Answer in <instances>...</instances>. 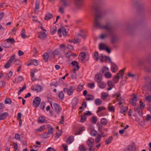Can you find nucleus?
I'll return each instance as SVG.
<instances>
[{
  "label": "nucleus",
  "instance_id": "1",
  "mask_svg": "<svg viewBox=\"0 0 151 151\" xmlns=\"http://www.w3.org/2000/svg\"><path fill=\"white\" fill-rule=\"evenodd\" d=\"M104 14L105 13L104 12L96 14L95 18V23L94 24L95 27L99 29L102 28L103 25L101 23L99 19H102Z\"/></svg>",
  "mask_w": 151,
  "mask_h": 151
},
{
  "label": "nucleus",
  "instance_id": "2",
  "mask_svg": "<svg viewBox=\"0 0 151 151\" xmlns=\"http://www.w3.org/2000/svg\"><path fill=\"white\" fill-rule=\"evenodd\" d=\"M110 37L111 38V42L112 43H115L116 40V38L114 31H110V32L107 34H102L100 36V38L102 40H104L105 38Z\"/></svg>",
  "mask_w": 151,
  "mask_h": 151
},
{
  "label": "nucleus",
  "instance_id": "3",
  "mask_svg": "<svg viewBox=\"0 0 151 151\" xmlns=\"http://www.w3.org/2000/svg\"><path fill=\"white\" fill-rule=\"evenodd\" d=\"M124 76V70H121L117 73L116 75L114 76L113 79V81L114 83H116L118 81L121 77H123Z\"/></svg>",
  "mask_w": 151,
  "mask_h": 151
},
{
  "label": "nucleus",
  "instance_id": "4",
  "mask_svg": "<svg viewBox=\"0 0 151 151\" xmlns=\"http://www.w3.org/2000/svg\"><path fill=\"white\" fill-rule=\"evenodd\" d=\"M50 104L52 108L54 109L57 114H59L61 112L62 109L59 105L56 103H54L52 105V103L50 102Z\"/></svg>",
  "mask_w": 151,
  "mask_h": 151
},
{
  "label": "nucleus",
  "instance_id": "5",
  "mask_svg": "<svg viewBox=\"0 0 151 151\" xmlns=\"http://www.w3.org/2000/svg\"><path fill=\"white\" fill-rule=\"evenodd\" d=\"M107 30V32L105 34H108L110 32V31L112 30L113 32L114 31V29L111 27L110 23L109 22L106 23L105 26H103L102 28Z\"/></svg>",
  "mask_w": 151,
  "mask_h": 151
},
{
  "label": "nucleus",
  "instance_id": "6",
  "mask_svg": "<svg viewBox=\"0 0 151 151\" xmlns=\"http://www.w3.org/2000/svg\"><path fill=\"white\" fill-rule=\"evenodd\" d=\"M41 99L39 97H36L35 98L33 103V105L35 108L37 107L39 105L41 102Z\"/></svg>",
  "mask_w": 151,
  "mask_h": 151
},
{
  "label": "nucleus",
  "instance_id": "7",
  "mask_svg": "<svg viewBox=\"0 0 151 151\" xmlns=\"http://www.w3.org/2000/svg\"><path fill=\"white\" fill-rule=\"evenodd\" d=\"M86 54L85 52H82L80 53L79 56V61L82 62L86 59Z\"/></svg>",
  "mask_w": 151,
  "mask_h": 151
},
{
  "label": "nucleus",
  "instance_id": "8",
  "mask_svg": "<svg viewBox=\"0 0 151 151\" xmlns=\"http://www.w3.org/2000/svg\"><path fill=\"white\" fill-rule=\"evenodd\" d=\"M32 90L38 92L41 91L43 90V88L40 86L35 85L33 86Z\"/></svg>",
  "mask_w": 151,
  "mask_h": 151
},
{
  "label": "nucleus",
  "instance_id": "9",
  "mask_svg": "<svg viewBox=\"0 0 151 151\" xmlns=\"http://www.w3.org/2000/svg\"><path fill=\"white\" fill-rule=\"evenodd\" d=\"M102 76L101 73H98L95 76V81L98 83L101 81L102 80Z\"/></svg>",
  "mask_w": 151,
  "mask_h": 151
},
{
  "label": "nucleus",
  "instance_id": "10",
  "mask_svg": "<svg viewBox=\"0 0 151 151\" xmlns=\"http://www.w3.org/2000/svg\"><path fill=\"white\" fill-rule=\"evenodd\" d=\"M37 36L40 39L43 40L46 38L47 35L45 32H40L38 33Z\"/></svg>",
  "mask_w": 151,
  "mask_h": 151
},
{
  "label": "nucleus",
  "instance_id": "11",
  "mask_svg": "<svg viewBox=\"0 0 151 151\" xmlns=\"http://www.w3.org/2000/svg\"><path fill=\"white\" fill-rule=\"evenodd\" d=\"M136 148L133 146L129 145L124 148L122 151H136Z\"/></svg>",
  "mask_w": 151,
  "mask_h": 151
},
{
  "label": "nucleus",
  "instance_id": "12",
  "mask_svg": "<svg viewBox=\"0 0 151 151\" xmlns=\"http://www.w3.org/2000/svg\"><path fill=\"white\" fill-rule=\"evenodd\" d=\"M100 60L102 62H105L107 60H109V62H111V59L109 57L106 56H104L102 55H101Z\"/></svg>",
  "mask_w": 151,
  "mask_h": 151
},
{
  "label": "nucleus",
  "instance_id": "13",
  "mask_svg": "<svg viewBox=\"0 0 151 151\" xmlns=\"http://www.w3.org/2000/svg\"><path fill=\"white\" fill-rule=\"evenodd\" d=\"M60 2L63 6L64 7H67L70 6V4L67 0H60Z\"/></svg>",
  "mask_w": 151,
  "mask_h": 151
},
{
  "label": "nucleus",
  "instance_id": "14",
  "mask_svg": "<svg viewBox=\"0 0 151 151\" xmlns=\"http://www.w3.org/2000/svg\"><path fill=\"white\" fill-rule=\"evenodd\" d=\"M107 86L109 88L107 89L108 90H111L112 88L114 86V84L111 81H109L107 83Z\"/></svg>",
  "mask_w": 151,
  "mask_h": 151
},
{
  "label": "nucleus",
  "instance_id": "15",
  "mask_svg": "<svg viewBox=\"0 0 151 151\" xmlns=\"http://www.w3.org/2000/svg\"><path fill=\"white\" fill-rule=\"evenodd\" d=\"M142 109L139 107H136L134 108V110L137 112H138L140 116H143V114L142 113Z\"/></svg>",
  "mask_w": 151,
  "mask_h": 151
},
{
  "label": "nucleus",
  "instance_id": "16",
  "mask_svg": "<svg viewBox=\"0 0 151 151\" xmlns=\"http://www.w3.org/2000/svg\"><path fill=\"white\" fill-rule=\"evenodd\" d=\"M118 68L117 66L114 63H113L111 65V70L113 73L116 72L118 70Z\"/></svg>",
  "mask_w": 151,
  "mask_h": 151
},
{
  "label": "nucleus",
  "instance_id": "17",
  "mask_svg": "<svg viewBox=\"0 0 151 151\" xmlns=\"http://www.w3.org/2000/svg\"><path fill=\"white\" fill-rule=\"evenodd\" d=\"M94 142V140L92 138H89L87 141V143L88 146L93 145Z\"/></svg>",
  "mask_w": 151,
  "mask_h": 151
},
{
  "label": "nucleus",
  "instance_id": "18",
  "mask_svg": "<svg viewBox=\"0 0 151 151\" xmlns=\"http://www.w3.org/2000/svg\"><path fill=\"white\" fill-rule=\"evenodd\" d=\"M53 17V15L50 13H47L45 16L44 17L45 20H48Z\"/></svg>",
  "mask_w": 151,
  "mask_h": 151
},
{
  "label": "nucleus",
  "instance_id": "19",
  "mask_svg": "<svg viewBox=\"0 0 151 151\" xmlns=\"http://www.w3.org/2000/svg\"><path fill=\"white\" fill-rule=\"evenodd\" d=\"M74 139V137L73 136H70L67 139L66 143L68 144L71 143L73 141Z\"/></svg>",
  "mask_w": 151,
  "mask_h": 151
},
{
  "label": "nucleus",
  "instance_id": "20",
  "mask_svg": "<svg viewBox=\"0 0 151 151\" xmlns=\"http://www.w3.org/2000/svg\"><path fill=\"white\" fill-rule=\"evenodd\" d=\"M37 70L36 69H34L31 70V76L32 77V79L33 81H34L35 80V79L34 78V76L35 73L37 72Z\"/></svg>",
  "mask_w": 151,
  "mask_h": 151
},
{
  "label": "nucleus",
  "instance_id": "21",
  "mask_svg": "<svg viewBox=\"0 0 151 151\" xmlns=\"http://www.w3.org/2000/svg\"><path fill=\"white\" fill-rule=\"evenodd\" d=\"M75 88L74 86H71L70 88L68 89V94L69 96L73 94Z\"/></svg>",
  "mask_w": 151,
  "mask_h": 151
},
{
  "label": "nucleus",
  "instance_id": "22",
  "mask_svg": "<svg viewBox=\"0 0 151 151\" xmlns=\"http://www.w3.org/2000/svg\"><path fill=\"white\" fill-rule=\"evenodd\" d=\"M8 113L7 112L0 114V120L4 119L8 115Z\"/></svg>",
  "mask_w": 151,
  "mask_h": 151
},
{
  "label": "nucleus",
  "instance_id": "23",
  "mask_svg": "<svg viewBox=\"0 0 151 151\" xmlns=\"http://www.w3.org/2000/svg\"><path fill=\"white\" fill-rule=\"evenodd\" d=\"M112 96L113 97H114L115 96H116V99L118 101H121V100H122V98L120 96L121 94H120V93H119V92L116 93L115 94H113L112 95Z\"/></svg>",
  "mask_w": 151,
  "mask_h": 151
},
{
  "label": "nucleus",
  "instance_id": "24",
  "mask_svg": "<svg viewBox=\"0 0 151 151\" xmlns=\"http://www.w3.org/2000/svg\"><path fill=\"white\" fill-rule=\"evenodd\" d=\"M78 100L77 98H75L73 99L72 104L73 108H75L76 106L78 104Z\"/></svg>",
  "mask_w": 151,
  "mask_h": 151
},
{
  "label": "nucleus",
  "instance_id": "25",
  "mask_svg": "<svg viewBox=\"0 0 151 151\" xmlns=\"http://www.w3.org/2000/svg\"><path fill=\"white\" fill-rule=\"evenodd\" d=\"M98 85L99 87L101 88H104L106 86V84L104 82L101 81L98 83Z\"/></svg>",
  "mask_w": 151,
  "mask_h": 151
},
{
  "label": "nucleus",
  "instance_id": "26",
  "mask_svg": "<svg viewBox=\"0 0 151 151\" xmlns=\"http://www.w3.org/2000/svg\"><path fill=\"white\" fill-rule=\"evenodd\" d=\"M86 99L88 101L93 100L94 99V96L92 95H87L86 96Z\"/></svg>",
  "mask_w": 151,
  "mask_h": 151
},
{
  "label": "nucleus",
  "instance_id": "27",
  "mask_svg": "<svg viewBox=\"0 0 151 151\" xmlns=\"http://www.w3.org/2000/svg\"><path fill=\"white\" fill-rule=\"evenodd\" d=\"M137 97L134 96L131 99L130 103L134 106H135L136 104Z\"/></svg>",
  "mask_w": 151,
  "mask_h": 151
},
{
  "label": "nucleus",
  "instance_id": "28",
  "mask_svg": "<svg viewBox=\"0 0 151 151\" xmlns=\"http://www.w3.org/2000/svg\"><path fill=\"white\" fill-rule=\"evenodd\" d=\"M71 63L73 66L76 67L77 68V70H78L79 69L80 67L78 65V62L76 61H73Z\"/></svg>",
  "mask_w": 151,
  "mask_h": 151
},
{
  "label": "nucleus",
  "instance_id": "29",
  "mask_svg": "<svg viewBox=\"0 0 151 151\" xmlns=\"http://www.w3.org/2000/svg\"><path fill=\"white\" fill-rule=\"evenodd\" d=\"M99 55L98 52H95L93 54V58L96 60L97 61L99 59Z\"/></svg>",
  "mask_w": 151,
  "mask_h": 151
},
{
  "label": "nucleus",
  "instance_id": "30",
  "mask_svg": "<svg viewBox=\"0 0 151 151\" xmlns=\"http://www.w3.org/2000/svg\"><path fill=\"white\" fill-rule=\"evenodd\" d=\"M95 103L97 106L100 105L102 103V101L100 99H97L95 100Z\"/></svg>",
  "mask_w": 151,
  "mask_h": 151
},
{
  "label": "nucleus",
  "instance_id": "31",
  "mask_svg": "<svg viewBox=\"0 0 151 151\" xmlns=\"http://www.w3.org/2000/svg\"><path fill=\"white\" fill-rule=\"evenodd\" d=\"M109 69L107 67H104L102 68L100 72L103 73H106V72H109Z\"/></svg>",
  "mask_w": 151,
  "mask_h": 151
},
{
  "label": "nucleus",
  "instance_id": "32",
  "mask_svg": "<svg viewBox=\"0 0 151 151\" xmlns=\"http://www.w3.org/2000/svg\"><path fill=\"white\" fill-rule=\"evenodd\" d=\"M21 114L20 113H19L18 114V119L19 122V126L21 127L22 124V121L21 119Z\"/></svg>",
  "mask_w": 151,
  "mask_h": 151
},
{
  "label": "nucleus",
  "instance_id": "33",
  "mask_svg": "<svg viewBox=\"0 0 151 151\" xmlns=\"http://www.w3.org/2000/svg\"><path fill=\"white\" fill-rule=\"evenodd\" d=\"M40 1L38 0H37L36 1L35 10L36 11L39 10V9Z\"/></svg>",
  "mask_w": 151,
  "mask_h": 151
},
{
  "label": "nucleus",
  "instance_id": "34",
  "mask_svg": "<svg viewBox=\"0 0 151 151\" xmlns=\"http://www.w3.org/2000/svg\"><path fill=\"white\" fill-rule=\"evenodd\" d=\"M113 139V137L112 136H110L108 138L106 139L105 142V144L106 145H108L112 141Z\"/></svg>",
  "mask_w": 151,
  "mask_h": 151
},
{
  "label": "nucleus",
  "instance_id": "35",
  "mask_svg": "<svg viewBox=\"0 0 151 151\" xmlns=\"http://www.w3.org/2000/svg\"><path fill=\"white\" fill-rule=\"evenodd\" d=\"M25 30L24 28H23L22 30L21 35V37L24 39L26 38L27 37V36L25 35Z\"/></svg>",
  "mask_w": 151,
  "mask_h": 151
},
{
  "label": "nucleus",
  "instance_id": "36",
  "mask_svg": "<svg viewBox=\"0 0 151 151\" xmlns=\"http://www.w3.org/2000/svg\"><path fill=\"white\" fill-rule=\"evenodd\" d=\"M85 128L84 127H81L78 131H76V132L75 134L76 135L80 134H81V132H83Z\"/></svg>",
  "mask_w": 151,
  "mask_h": 151
},
{
  "label": "nucleus",
  "instance_id": "37",
  "mask_svg": "<svg viewBox=\"0 0 151 151\" xmlns=\"http://www.w3.org/2000/svg\"><path fill=\"white\" fill-rule=\"evenodd\" d=\"M101 122L102 125H105L106 124L107 121L106 118H102L101 119Z\"/></svg>",
  "mask_w": 151,
  "mask_h": 151
},
{
  "label": "nucleus",
  "instance_id": "38",
  "mask_svg": "<svg viewBox=\"0 0 151 151\" xmlns=\"http://www.w3.org/2000/svg\"><path fill=\"white\" fill-rule=\"evenodd\" d=\"M43 59L45 62H47L49 58L48 54L47 52H45L43 55Z\"/></svg>",
  "mask_w": 151,
  "mask_h": 151
},
{
  "label": "nucleus",
  "instance_id": "39",
  "mask_svg": "<svg viewBox=\"0 0 151 151\" xmlns=\"http://www.w3.org/2000/svg\"><path fill=\"white\" fill-rule=\"evenodd\" d=\"M98 133L97 131L95 130H92L90 132L91 135L93 137H95Z\"/></svg>",
  "mask_w": 151,
  "mask_h": 151
},
{
  "label": "nucleus",
  "instance_id": "40",
  "mask_svg": "<svg viewBox=\"0 0 151 151\" xmlns=\"http://www.w3.org/2000/svg\"><path fill=\"white\" fill-rule=\"evenodd\" d=\"M57 30V27L55 26H54L50 30V32L52 34H54L56 32Z\"/></svg>",
  "mask_w": 151,
  "mask_h": 151
},
{
  "label": "nucleus",
  "instance_id": "41",
  "mask_svg": "<svg viewBox=\"0 0 151 151\" xmlns=\"http://www.w3.org/2000/svg\"><path fill=\"white\" fill-rule=\"evenodd\" d=\"M38 121L39 123H42L45 122V119L42 116H39L38 118Z\"/></svg>",
  "mask_w": 151,
  "mask_h": 151
},
{
  "label": "nucleus",
  "instance_id": "42",
  "mask_svg": "<svg viewBox=\"0 0 151 151\" xmlns=\"http://www.w3.org/2000/svg\"><path fill=\"white\" fill-rule=\"evenodd\" d=\"M128 109V108L127 106H125L123 108L120 110V112L122 114H123L126 112Z\"/></svg>",
  "mask_w": 151,
  "mask_h": 151
},
{
  "label": "nucleus",
  "instance_id": "43",
  "mask_svg": "<svg viewBox=\"0 0 151 151\" xmlns=\"http://www.w3.org/2000/svg\"><path fill=\"white\" fill-rule=\"evenodd\" d=\"M108 96V94L104 92L102 93L101 96V98L103 100H105L106 97Z\"/></svg>",
  "mask_w": 151,
  "mask_h": 151
},
{
  "label": "nucleus",
  "instance_id": "44",
  "mask_svg": "<svg viewBox=\"0 0 151 151\" xmlns=\"http://www.w3.org/2000/svg\"><path fill=\"white\" fill-rule=\"evenodd\" d=\"M101 139V138L100 136V135H98L96 137L95 141V143H99Z\"/></svg>",
  "mask_w": 151,
  "mask_h": 151
},
{
  "label": "nucleus",
  "instance_id": "45",
  "mask_svg": "<svg viewBox=\"0 0 151 151\" xmlns=\"http://www.w3.org/2000/svg\"><path fill=\"white\" fill-rule=\"evenodd\" d=\"M31 62L32 63V64L35 66H37L38 65V62L37 60L34 59L31 60Z\"/></svg>",
  "mask_w": 151,
  "mask_h": 151
},
{
  "label": "nucleus",
  "instance_id": "46",
  "mask_svg": "<svg viewBox=\"0 0 151 151\" xmlns=\"http://www.w3.org/2000/svg\"><path fill=\"white\" fill-rule=\"evenodd\" d=\"M4 103L5 104H10L12 103V101L10 99L7 98L4 101Z\"/></svg>",
  "mask_w": 151,
  "mask_h": 151
},
{
  "label": "nucleus",
  "instance_id": "47",
  "mask_svg": "<svg viewBox=\"0 0 151 151\" xmlns=\"http://www.w3.org/2000/svg\"><path fill=\"white\" fill-rule=\"evenodd\" d=\"M49 135L47 132H46L42 134V137L43 138H46L49 137Z\"/></svg>",
  "mask_w": 151,
  "mask_h": 151
},
{
  "label": "nucleus",
  "instance_id": "48",
  "mask_svg": "<svg viewBox=\"0 0 151 151\" xmlns=\"http://www.w3.org/2000/svg\"><path fill=\"white\" fill-rule=\"evenodd\" d=\"M104 76L106 78H109L111 77L112 75L111 74L109 71L107 72H106V73H105Z\"/></svg>",
  "mask_w": 151,
  "mask_h": 151
},
{
  "label": "nucleus",
  "instance_id": "49",
  "mask_svg": "<svg viewBox=\"0 0 151 151\" xmlns=\"http://www.w3.org/2000/svg\"><path fill=\"white\" fill-rule=\"evenodd\" d=\"M83 85L81 84V83L78 86L77 88V91H78L80 92L83 89Z\"/></svg>",
  "mask_w": 151,
  "mask_h": 151
},
{
  "label": "nucleus",
  "instance_id": "50",
  "mask_svg": "<svg viewBox=\"0 0 151 151\" xmlns=\"http://www.w3.org/2000/svg\"><path fill=\"white\" fill-rule=\"evenodd\" d=\"M58 96L60 99L63 100L64 98V95L62 91L60 92L58 94Z\"/></svg>",
  "mask_w": 151,
  "mask_h": 151
},
{
  "label": "nucleus",
  "instance_id": "51",
  "mask_svg": "<svg viewBox=\"0 0 151 151\" xmlns=\"http://www.w3.org/2000/svg\"><path fill=\"white\" fill-rule=\"evenodd\" d=\"M80 151H86V149L84 146L83 145H80L79 147Z\"/></svg>",
  "mask_w": 151,
  "mask_h": 151
},
{
  "label": "nucleus",
  "instance_id": "52",
  "mask_svg": "<svg viewBox=\"0 0 151 151\" xmlns=\"http://www.w3.org/2000/svg\"><path fill=\"white\" fill-rule=\"evenodd\" d=\"M86 120V116L84 115H82L81 116V122H85Z\"/></svg>",
  "mask_w": 151,
  "mask_h": 151
},
{
  "label": "nucleus",
  "instance_id": "53",
  "mask_svg": "<svg viewBox=\"0 0 151 151\" xmlns=\"http://www.w3.org/2000/svg\"><path fill=\"white\" fill-rule=\"evenodd\" d=\"M45 127V125H42L40 127L39 129H36V131L37 132H42L44 129Z\"/></svg>",
  "mask_w": 151,
  "mask_h": 151
},
{
  "label": "nucleus",
  "instance_id": "54",
  "mask_svg": "<svg viewBox=\"0 0 151 151\" xmlns=\"http://www.w3.org/2000/svg\"><path fill=\"white\" fill-rule=\"evenodd\" d=\"M62 134V131L61 130H60L59 132L56 133V135L55 137V138L56 139H57L60 135H61Z\"/></svg>",
  "mask_w": 151,
  "mask_h": 151
},
{
  "label": "nucleus",
  "instance_id": "55",
  "mask_svg": "<svg viewBox=\"0 0 151 151\" xmlns=\"http://www.w3.org/2000/svg\"><path fill=\"white\" fill-rule=\"evenodd\" d=\"M88 86L89 88L92 89L95 87V84L94 83H90L88 84Z\"/></svg>",
  "mask_w": 151,
  "mask_h": 151
},
{
  "label": "nucleus",
  "instance_id": "56",
  "mask_svg": "<svg viewBox=\"0 0 151 151\" xmlns=\"http://www.w3.org/2000/svg\"><path fill=\"white\" fill-rule=\"evenodd\" d=\"M105 109H106L105 108H104V107L103 106L99 107L98 108V110H97L96 112L97 113H99L100 111H101L104 110H105Z\"/></svg>",
  "mask_w": 151,
  "mask_h": 151
},
{
  "label": "nucleus",
  "instance_id": "57",
  "mask_svg": "<svg viewBox=\"0 0 151 151\" xmlns=\"http://www.w3.org/2000/svg\"><path fill=\"white\" fill-rule=\"evenodd\" d=\"M145 99L146 101L151 102V95H149L145 97Z\"/></svg>",
  "mask_w": 151,
  "mask_h": 151
},
{
  "label": "nucleus",
  "instance_id": "58",
  "mask_svg": "<svg viewBox=\"0 0 151 151\" xmlns=\"http://www.w3.org/2000/svg\"><path fill=\"white\" fill-rule=\"evenodd\" d=\"M99 48L100 50H104L105 49V45L102 43H101L99 44Z\"/></svg>",
  "mask_w": 151,
  "mask_h": 151
},
{
  "label": "nucleus",
  "instance_id": "59",
  "mask_svg": "<svg viewBox=\"0 0 151 151\" xmlns=\"http://www.w3.org/2000/svg\"><path fill=\"white\" fill-rule=\"evenodd\" d=\"M15 55L14 54L12 55L10 58L9 59V61L10 63H12L15 59Z\"/></svg>",
  "mask_w": 151,
  "mask_h": 151
},
{
  "label": "nucleus",
  "instance_id": "60",
  "mask_svg": "<svg viewBox=\"0 0 151 151\" xmlns=\"http://www.w3.org/2000/svg\"><path fill=\"white\" fill-rule=\"evenodd\" d=\"M109 110L111 112L114 111V107L113 106H109L108 107Z\"/></svg>",
  "mask_w": 151,
  "mask_h": 151
},
{
  "label": "nucleus",
  "instance_id": "61",
  "mask_svg": "<svg viewBox=\"0 0 151 151\" xmlns=\"http://www.w3.org/2000/svg\"><path fill=\"white\" fill-rule=\"evenodd\" d=\"M140 103V108H141V109H143L145 107V104L142 102L141 101H139Z\"/></svg>",
  "mask_w": 151,
  "mask_h": 151
},
{
  "label": "nucleus",
  "instance_id": "62",
  "mask_svg": "<svg viewBox=\"0 0 151 151\" xmlns=\"http://www.w3.org/2000/svg\"><path fill=\"white\" fill-rule=\"evenodd\" d=\"M71 77L72 79H74L77 78V75L75 72H73V73L71 74Z\"/></svg>",
  "mask_w": 151,
  "mask_h": 151
},
{
  "label": "nucleus",
  "instance_id": "63",
  "mask_svg": "<svg viewBox=\"0 0 151 151\" xmlns=\"http://www.w3.org/2000/svg\"><path fill=\"white\" fill-rule=\"evenodd\" d=\"M54 130V128H51L50 129L48 130L47 132L49 134H52L53 133Z\"/></svg>",
  "mask_w": 151,
  "mask_h": 151
},
{
  "label": "nucleus",
  "instance_id": "64",
  "mask_svg": "<svg viewBox=\"0 0 151 151\" xmlns=\"http://www.w3.org/2000/svg\"><path fill=\"white\" fill-rule=\"evenodd\" d=\"M60 52L58 50H55L52 52V54L53 55H59L60 54Z\"/></svg>",
  "mask_w": 151,
  "mask_h": 151
}]
</instances>
